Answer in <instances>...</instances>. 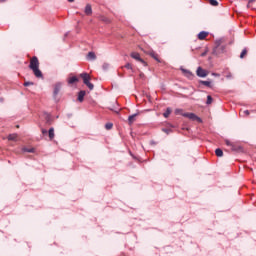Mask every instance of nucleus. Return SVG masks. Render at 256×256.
<instances>
[{"mask_svg": "<svg viewBox=\"0 0 256 256\" xmlns=\"http://www.w3.org/2000/svg\"><path fill=\"white\" fill-rule=\"evenodd\" d=\"M29 69H31V71H33V73H34L35 77H37V79H42L43 72H41V70L39 69V59L37 58V56H33L30 59Z\"/></svg>", "mask_w": 256, "mask_h": 256, "instance_id": "obj_1", "label": "nucleus"}, {"mask_svg": "<svg viewBox=\"0 0 256 256\" xmlns=\"http://www.w3.org/2000/svg\"><path fill=\"white\" fill-rule=\"evenodd\" d=\"M80 77L83 79V83L88 87V89H90V91H93L95 86L92 83H90L91 76H89V74L87 73H82L80 74Z\"/></svg>", "mask_w": 256, "mask_h": 256, "instance_id": "obj_2", "label": "nucleus"}, {"mask_svg": "<svg viewBox=\"0 0 256 256\" xmlns=\"http://www.w3.org/2000/svg\"><path fill=\"white\" fill-rule=\"evenodd\" d=\"M130 57H132V59H135V61H139V63H142V65H144V67H147V62H145V60L142 59V57L139 53L132 52L130 54Z\"/></svg>", "mask_w": 256, "mask_h": 256, "instance_id": "obj_3", "label": "nucleus"}, {"mask_svg": "<svg viewBox=\"0 0 256 256\" xmlns=\"http://www.w3.org/2000/svg\"><path fill=\"white\" fill-rule=\"evenodd\" d=\"M182 117H186L187 119H190L191 121H198V123H201V118L195 115V113H184L182 114Z\"/></svg>", "mask_w": 256, "mask_h": 256, "instance_id": "obj_4", "label": "nucleus"}, {"mask_svg": "<svg viewBox=\"0 0 256 256\" xmlns=\"http://www.w3.org/2000/svg\"><path fill=\"white\" fill-rule=\"evenodd\" d=\"M196 75L198 77H207L208 73H207V70L201 68V67H198L197 68V71H196Z\"/></svg>", "mask_w": 256, "mask_h": 256, "instance_id": "obj_5", "label": "nucleus"}, {"mask_svg": "<svg viewBox=\"0 0 256 256\" xmlns=\"http://www.w3.org/2000/svg\"><path fill=\"white\" fill-rule=\"evenodd\" d=\"M148 55H150V57H152V59H155V61H157V63H161V59L159 58V54H157L155 51H150L148 53Z\"/></svg>", "mask_w": 256, "mask_h": 256, "instance_id": "obj_6", "label": "nucleus"}, {"mask_svg": "<svg viewBox=\"0 0 256 256\" xmlns=\"http://www.w3.org/2000/svg\"><path fill=\"white\" fill-rule=\"evenodd\" d=\"M59 91H61V83L58 82L54 85L53 96L56 97L57 95H59Z\"/></svg>", "mask_w": 256, "mask_h": 256, "instance_id": "obj_7", "label": "nucleus"}, {"mask_svg": "<svg viewBox=\"0 0 256 256\" xmlns=\"http://www.w3.org/2000/svg\"><path fill=\"white\" fill-rule=\"evenodd\" d=\"M85 15H93V8H91V4H87L84 10Z\"/></svg>", "mask_w": 256, "mask_h": 256, "instance_id": "obj_8", "label": "nucleus"}, {"mask_svg": "<svg viewBox=\"0 0 256 256\" xmlns=\"http://www.w3.org/2000/svg\"><path fill=\"white\" fill-rule=\"evenodd\" d=\"M85 95H86L85 90H81V91L78 93V101H79L80 103H83V99H85Z\"/></svg>", "mask_w": 256, "mask_h": 256, "instance_id": "obj_9", "label": "nucleus"}, {"mask_svg": "<svg viewBox=\"0 0 256 256\" xmlns=\"http://www.w3.org/2000/svg\"><path fill=\"white\" fill-rule=\"evenodd\" d=\"M182 73H184L185 76L188 77V79H193V73L187 69H181Z\"/></svg>", "mask_w": 256, "mask_h": 256, "instance_id": "obj_10", "label": "nucleus"}, {"mask_svg": "<svg viewBox=\"0 0 256 256\" xmlns=\"http://www.w3.org/2000/svg\"><path fill=\"white\" fill-rule=\"evenodd\" d=\"M207 35H209L208 32L202 31V32H200V33L198 34V39H199L200 41H203L204 39L207 38Z\"/></svg>", "mask_w": 256, "mask_h": 256, "instance_id": "obj_11", "label": "nucleus"}, {"mask_svg": "<svg viewBox=\"0 0 256 256\" xmlns=\"http://www.w3.org/2000/svg\"><path fill=\"white\" fill-rule=\"evenodd\" d=\"M225 143L228 147H231L232 151H237V147H235V144L232 143L231 141L229 140H225Z\"/></svg>", "mask_w": 256, "mask_h": 256, "instance_id": "obj_12", "label": "nucleus"}, {"mask_svg": "<svg viewBox=\"0 0 256 256\" xmlns=\"http://www.w3.org/2000/svg\"><path fill=\"white\" fill-rule=\"evenodd\" d=\"M48 135H49V139H51V140L55 139V129L50 128L48 131Z\"/></svg>", "mask_w": 256, "mask_h": 256, "instance_id": "obj_13", "label": "nucleus"}, {"mask_svg": "<svg viewBox=\"0 0 256 256\" xmlns=\"http://www.w3.org/2000/svg\"><path fill=\"white\" fill-rule=\"evenodd\" d=\"M138 114H133L131 116L128 117V123L129 125H133V123H135V117H137Z\"/></svg>", "mask_w": 256, "mask_h": 256, "instance_id": "obj_14", "label": "nucleus"}, {"mask_svg": "<svg viewBox=\"0 0 256 256\" xmlns=\"http://www.w3.org/2000/svg\"><path fill=\"white\" fill-rule=\"evenodd\" d=\"M87 59H89L90 61H95V59H97V56L94 54V52H89L87 55Z\"/></svg>", "mask_w": 256, "mask_h": 256, "instance_id": "obj_15", "label": "nucleus"}, {"mask_svg": "<svg viewBox=\"0 0 256 256\" xmlns=\"http://www.w3.org/2000/svg\"><path fill=\"white\" fill-rule=\"evenodd\" d=\"M77 81H79V78H77V76H74L68 79V84L73 85V83H77Z\"/></svg>", "mask_w": 256, "mask_h": 256, "instance_id": "obj_16", "label": "nucleus"}, {"mask_svg": "<svg viewBox=\"0 0 256 256\" xmlns=\"http://www.w3.org/2000/svg\"><path fill=\"white\" fill-rule=\"evenodd\" d=\"M8 141H17V134H10L8 136Z\"/></svg>", "mask_w": 256, "mask_h": 256, "instance_id": "obj_17", "label": "nucleus"}, {"mask_svg": "<svg viewBox=\"0 0 256 256\" xmlns=\"http://www.w3.org/2000/svg\"><path fill=\"white\" fill-rule=\"evenodd\" d=\"M215 154L217 157H223V150H221V148H218L215 150Z\"/></svg>", "mask_w": 256, "mask_h": 256, "instance_id": "obj_18", "label": "nucleus"}, {"mask_svg": "<svg viewBox=\"0 0 256 256\" xmlns=\"http://www.w3.org/2000/svg\"><path fill=\"white\" fill-rule=\"evenodd\" d=\"M200 84H201V85H205V87H212L210 81H203V80H201V81H200Z\"/></svg>", "mask_w": 256, "mask_h": 256, "instance_id": "obj_19", "label": "nucleus"}, {"mask_svg": "<svg viewBox=\"0 0 256 256\" xmlns=\"http://www.w3.org/2000/svg\"><path fill=\"white\" fill-rule=\"evenodd\" d=\"M210 5H212V7H217L219 5V2L217 0H209Z\"/></svg>", "mask_w": 256, "mask_h": 256, "instance_id": "obj_20", "label": "nucleus"}, {"mask_svg": "<svg viewBox=\"0 0 256 256\" xmlns=\"http://www.w3.org/2000/svg\"><path fill=\"white\" fill-rule=\"evenodd\" d=\"M171 115V108H167L163 116L167 119Z\"/></svg>", "mask_w": 256, "mask_h": 256, "instance_id": "obj_21", "label": "nucleus"}, {"mask_svg": "<svg viewBox=\"0 0 256 256\" xmlns=\"http://www.w3.org/2000/svg\"><path fill=\"white\" fill-rule=\"evenodd\" d=\"M245 55H247V48H244L240 54V59H244Z\"/></svg>", "mask_w": 256, "mask_h": 256, "instance_id": "obj_22", "label": "nucleus"}, {"mask_svg": "<svg viewBox=\"0 0 256 256\" xmlns=\"http://www.w3.org/2000/svg\"><path fill=\"white\" fill-rule=\"evenodd\" d=\"M207 105H211L213 103V97H211V95L207 96V101H206Z\"/></svg>", "mask_w": 256, "mask_h": 256, "instance_id": "obj_23", "label": "nucleus"}, {"mask_svg": "<svg viewBox=\"0 0 256 256\" xmlns=\"http://www.w3.org/2000/svg\"><path fill=\"white\" fill-rule=\"evenodd\" d=\"M175 115H185V113H183V109H176Z\"/></svg>", "mask_w": 256, "mask_h": 256, "instance_id": "obj_24", "label": "nucleus"}, {"mask_svg": "<svg viewBox=\"0 0 256 256\" xmlns=\"http://www.w3.org/2000/svg\"><path fill=\"white\" fill-rule=\"evenodd\" d=\"M105 129H107L108 131H109L110 129H113V123H106V124H105Z\"/></svg>", "mask_w": 256, "mask_h": 256, "instance_id": "obj_25", "label": "nucleus"}, {"mask_svg": "<svg viewBox=\"0 0 256 256\" xmlns=\"http://www.w3.org/2000/svg\"><path fill=\"white\" fill-rule=\"evenodd\" d=\"M29 85H34V83L33 82H25L24 83V87H29Z\"/></svg>", "mask_w": 256, "mask_h": 256, "instance_id": "obj_26", "label": "nucleus"}, {"mask_svg": "<svg viewBox=\"0 0 256 256\" xmlns=\"http://www.w3.org/2000/svg\"><path fill=\"white\" fill-rule=\"evenodd\" d=\"M125 68H126V69H133V66L128 63V64L125 65Z\"/></svg>", "mask_w": 256, "mask_h": 256, "instance_id": "obj_27", "label": "nucleus"}, {"mask_svg": "<svg viewBox=\"0 0 256 256\" xmlns=\"http://www.w3.org/2000/svg\"><path fill=\"white\" fill-rule=\"evenodd\" d=\"M243 113H244L246 116H249V115H250L249 110H244Z\"/></svg>", "mask_w": 256, "mask_h": 256, "instance_id": "obj_28", "label": "nucleus"}, {"mask_svg": "<svg viewBox=\"0 0 256 256\" xmlns=\"http://www.w3.org/2000/svg\"><path fill=\"white\" fill-rule=\"evenodd\" d=\"M24 151H26L27 153H33V149H24Z\"/></svg>", "mask_w": 256, "mask_h": 256, "instance_id": "obj_29", "label": "nucleus"}, {"mask_svg": "<svg viewBox=\"0 0 256 256\" xmlns=\"http://www.w3.org/2000/svg\"><path fill=\"white\" fill-rule=\"evenodd\" d=\"M255 0H249L247 7H251V3H253Z\"/></svg>", "mask_w": 256, "mask_h": 256, "instance_id": "obj_30", "label": "nucleus"}, {"mask_svg": "<svg viewBox=\"0 0 256 256\" xmlns=\"http://www.w3.org/2000/svg\"><path fill=\"white\" fill-rule=\"evenodd\" d=\"M42 133H43V135L47 134V130L43 129Z\"/></svg>", "mask_w": 256, "mask_h": 256, "instance_id": "obj_31", "label": "nucleus"}, {"mask_svg": "<svg viewBox=\"0 0 256 256\" xmlns=\"http://www.w3.org/2000/svg\"><path fill=\"white\" fill-rule=\"evenodd\" d=\"M214 77H219V74H217V73H213L212 74Z\"/></svg>", "mask_w": 256, "mask_h": 256, "instance_id": "obj_32", "label": "nucleus"}, {"mask_svg": "<svg viewBox=\"0 0 256 256\" xmlns=\"http://www.w3.org/2000/svg\"><path fill=\"white\" fill-rule=\"evenodd\" d=\"M75 0H68L69 3H73Z\"/></svg>", "mask_w": 256, "mask_h": 256, "instance_id": "obj_33", "label": "nucleus"}, {"mask_svg": "<svg viewBox=\"0 0 256 256\" xmlns=\"http://www.w3.org/2000/svg\"><path fill=\"white\" fill-rule=\"evenodd\" d=\"M4 1H6V0H0V3H4Z\"/></svg>", "mask_w": 256, "mask_h": 256, "instance_id": "obj_34", "label": "nucleus"}, {"mask_svg": "<svg viewBox=\"0 0 256 256\" xmlns=\"http://www.w3.org/2000/svg\"><path fill=\"white\" fill-rule=\"evenodd\" d=\"M201 56H202V57H205V53H202Z\"/></svg>", "mask_w": 256, "mask_h": 256, "instance_id": "obj_35", "label": "nucleus"}, {"mask_svg": "<svg viewBox=\"0 0 256 256\" xmlns=\"http://www.w3.org/2000/svg\"><path fill=\"white\" fill-rule=\"evenodd\" d=\"M238 149H239V150H241V149H243V148H241V147H238Z\"/></svg>", "mask_w": 256, "mask_h": 256, "instance_id": "obj_36", "label": "nucleus"}]
</instances>
